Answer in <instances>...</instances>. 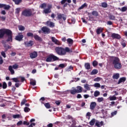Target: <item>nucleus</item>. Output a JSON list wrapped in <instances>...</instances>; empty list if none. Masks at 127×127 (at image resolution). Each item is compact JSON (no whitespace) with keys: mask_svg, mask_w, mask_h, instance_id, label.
I'll list each match as a JSON object with an SVG mask.
<instances>
[{"mask_svg":"<svg viewBox=\"0 0 127 127\" xmlns=\"http://www.w3.org/2000/svg\"><path fill=\"white\" fill-rule=\"evenodd\" d=\"M101 6L104 8H106L108 7V3L106 2H102L101 3Z\"/></svg>","mask_w":127,"mask_h":127,"instance_id":"4c0bfd02","label":"nucleus"},{"mask_svg":"<svg viewBox=\"0 0 127 127\" xmlns=\"http://www.w3.org/2000/svg\"><path fill=\"white\" fill-rule=\"evenodd\" d=\"M3 8H4V9L8 10V9H9V8H10V5L4 4V6H3Z\"/></svg>","mask_w":127,"mask_h":127,"instance_id":"58836bf2","label":"nucleus"},{"mask_svg":"<svg viewBox=\"0 0 127 127\" xmlns=\"http://www.w3.org/2000/svg\"><path fill=\"white\" fill-rule=\"evenodd\" d=\"M64 52H65V55L66 52H67L68 53H72V49H70L69 47H65L64 49Z\"/></svg>","mask_w":127,"mask_h":127,"instance_id":"cd10ccee","label":"nucleus"},{"mask_svg":"<svg viewBox=\"0 0 127 127\" xmlns=\"http://www.w3.org/2000/svg\"><path fill=\"white\" fill-rule=\"evenodd\" d=\"M49 26H50V27H54V26H55V25L54 23L51 21Z\"/></svg>","mask_w":127,"mask_h":127,"instance_id":"680f3d73","label":"nucleus"},{"mask_svg":"<svg viewBox=\"0 0 127 127\" xmlns=\"http://www.w3.org/2000/svg\"><path fill=\"white\" fill-rule=\"evenodd\" d=\"M55 50L56 51V53L59 55L60 56H65V49L62 47H57L55 48Z\"/></svg>","mask_w":127,"mask_h":127,"instance_id":"7ed1b4c3","label":"nucleus"},{"mask_svg":"<svg viewBox=\"0 0 127 127\" xmlns=\"http://www.w3.org/2000/svg\"><path fill=\"white\" fill-rule=\"evenodd\" d=\"M13 119H18L20 117V115L18 114L13 115Z\"/></svg>","mask_w":127,"mask_h":127,"instance_id":"e2e57ef3","label":"nucleus"},{"mask_svg":"<svg viewBox=\"0 0 127 127\" xmlns=\"http://www.w3.org/2000/svg\"><path fill=\"white\" fill-rule=\"evenodd\" d=\"M104 125V122H100L99 121H96L95 124V127H101Z\"/></svg>","mask_w":127,"mask_h":127,"instance_id":"2eb2a0df","label":"nucleus"},{"mask_svg":"<svg viewBox=\"0 0 127 127\" xmlns=\"http://www.w3.org/2000/svg\"><path fill=\"white\" fill-rule=\"evenodd\" d=\"M40 7H41V8H45V7H46V3H43L41 4L40 5Z\"/></svg>","mask_w":127,"mask_h":127,"instance_id":"bf43d9fd","label":"nucleus"},{"mask_svg":"<svg viewBox=\"0 0 127 127\" xmlns=\"http://www.w3.org/2000/svg\"><path fill=\"white\" fill-rule=\"evenodd\" d=\"M27 101L25 99H23L22 101L21 102V106H23V105L25 104V103H26Z\"/></svg>","mask_w":127,"mask_h":127,"instance_id":"6e6d98bb","label":"nucleus"},{"mask_svg":"<svg viewBox=\"0 0 127 127\" xmlns=\"http://www.w3.org/2000/svg\"><path fill=\"white\" fill-rule=\"evenodd\" d=\"M23 37H24L23 35L19 33L18 34V35L15 36V40H17V41H22V39H23Z\"/></svg>","mask_w":127,"mask_h":127,"instance_id":"9d476101","label":"nucleus"},{"mask_svg":"<svg viewBox=\"0 0 127 127\" xmlns=\"http://www.w3.org/2000/svg\"><path fill=\"white\" fill-rule=\"evenodd\" d=\"M19 12H20V8L18 7L16 8L15 13L16 14H19Z\"/></svg>","mask_w":127,"mask_h":127,"instance_id":"49530a36","label":"nucleus"},{"mask_svg":"<svg viewBox=\"0 0 127 127\" xmlns=\"http://www.w3.org/2000/svg\"><path fill=\"white\" fill-rule=\"evenodd\" d=\"M2 87L3 89H6V88H7V84H6V82H3Z\"/></svg>","mask_w":127,"mask_h":127,"instance_id":"8fccbe9b","label":"nucleus"},{"mask_svg":"<svg viewBox=\"0 0 127 127\" xmlns=\"http://www.w3.org/2000/svg\"><path fill=\"white\" fill-rule=\"evenodd\" d=\"M84 88L86 89L87 91H90L91 90V87H90V85L88 84V83H86L85 84L83 85Z\"/></svg>","mask_w":127,"mask_h":127,"instance_id":"c85d7f7f","label":"nucleus"},{"mask_svg":"<svg viewBox=\"0 0 127 127\" xmlns=\"http://www.w3.org/2000/svg\"><path fill=\"white\" fill-rule=\"evenodd\" d=\"M52 42H54L55 44H57V45H61V43H60V41H59L54 37H52Z\"/></svg>","mask_w":127,"mask_h":127,"instance_id":"4468645a","label":"nucleus"},{"mask_svg":"<svg viewBox=\"0 0 127 127\" xmlns=\"http://www.w3.org/2000/svg\"><path fill=\"white\" fill-rule=\"evenodd\" d=\"M27 36H28V37H34V35H33V33L28 32L27 33Z\"/></svg>","mask_w":127,"mask_h":127,"instance_id":"37998d69","label":"nucleus"},{"mask_svg":"<svg viewBox=\"0 0 127 127\" xmlns=\"http://www.w3.org/2000/svg\"><path fill=\"white\" fill-rule=\"evenodd\" d=\"M70 93L71 95H75V94H77V90L76 89H71L70 91Z\"/></svg>","mask_w":127,"mask_h":127,"instance_id":"c9c22d12","label":"nucleus"},{"mask_svg":"<svg viewBox=\"0 0 127 127\" xmlns=\"http://www.w3.org/2000/svg\"><path fill=\"white\" fill-rule=\"evenodd\" d=\"M103 29L101 27H100V28H98L96 30L97 34H98V35L101 34V33H102V32H103Z\"/></svg>","mask_w":127,"mask_h":127,"instance_id":"c756f323","label":"nucleus"},{"mask_svg":"<svg viewBox=\"0 0 127 127\" xmlns=\"http://www.w3.org/2000/svg\"><path fill=\"white\" fill-rule=\"evenodd\" d=\"M94 86L95 88H100L101 87V84L99 83H95L94 85Z\"/></svg>","mask_w":127,"mask_h":127,"instance_id":"3c124183","label":"nucleus"},{"mask_svg":"<svg viewBox=\"0 0 127 127\" xmlns=\"http://www.w3.org/2000/svg\"><path fill=\"white\" fill-rule=\"evenodd\" d=\"M44 104L47 109H50L51 108V106L49 103H44Z\"/></svg>","mask_w":127,"mask_h":127,"instance_id":"79ce46f5","label":"nucleus"},{"mask_svg":"<svg viewBox=\"0 0 127 127\" xmlns=\"http://www.w3.org/2000/svg\"><path fill=\"white\" fill-rule=\"evenodd\" d=\"M3 47L5 48V52H6L8 49H11V46H10L8 45L4 44L3 45Z\"/></svg>","mask_w":127,"mask_h":127,"instance_id":"b1692460","label":"nucleus"},{"mask_svg":"<svg viewBox=\"0 0 127 127\" xmlns=\"http://www.w3.org/2000/svg\"><path fill=\"white\" fill-rule=\"evenodd\" d=\"M38 54H37V52L34 51L32 53H30L29 56L31 59H34V58H36Z\"/></svg>","mask_w":127,"mask_h":127,"instance_id":"f8f14e48","label":"nucleus"},{"mask_svg":"<svg viewBox=\"0 0 127 127\" xmlns=\"http://www.w3.org/2000/svg\"><path fill=\"white\" fill-rule=\"evenodd\" d=\"M1 55H2L4 58H5V57H6V56L5 55V53L3 51H2L1 52Z\"/></svg>","mask_w":127,"mask_h":127,"instance_id":"69168bd1","label":"nucleus"},{"mask_svg":"<svg viewBox=\"0 0 127 127\" xmlns=\"http://www.w3.org/2000/svg\"><path fill=\"white\" fill-rule=\"evenodd\" d=\"M18 28L20 31H23L25 29V27L22 25H19Z\"/></svg>","mask_w":127,"mask_h":127,"instance_id":"72a5a7b5","label":"nucleus"},{"mask_svg":"<svg viewBox=\"0 0 127 127\" xmlns=\"http://www.w3.org/2000/svg\"><path fill=\"white\" fill-rule=\"evenodd\" d=\"M66 1H67V2H68V3H71V2H72V1L71 0H62L61 1V4H64V8H65V7H67V6L68 5L67 3H65L66 2Z\"/></svg>","mask_w":127,"mask_h":127,"instance_id":"1a4fd4ad","label":"nucleus"},{"mask_svg":"<svg viewBox=\"0 0 127 127\" xmlns=\"http://www.w3.org/2000/svg\"><path fill=\"white\" fill-rule=\"evenodd\" d=\"M21 14L26 17H30V16H32V10L29 8L25 9L22 11Z\"/></svg>","mask_w":127,"mask_h":127,"instance_id":"39448f33","label":"nucleus"},{"mask_svg":"<svg viewBox=\"0 0 127 127\" xmlns=\"http://www.w3.org/2000/svg\"><path fill=\"white\" fill-rule=\"evenodd\" d=\"M33 37L37 41H42V39L37 34L34 35Z\"/></svg>","mask_w":127,"mask_h":127,"instance_id":"412c9836","label":"nucleus"},{"mask_svg":"<svg viewBox=\"0 0 127 127\" xmlns=\"http://www.w3.org/2000/svg\"><path fill=\"white\" fill-rule=\"evenodd\" d=\"M66 41L68 44V46L70 47V46H72V45H73V44L74 43V41L73 40V39H71V38H68L66 40Z\"/></svg>","mask_w":127,"mask_h":127,"instance_id":"a211bd4d","label":"nucleus"},{"mask_svg":"<svg viewBox=\"0 0 127 127\" xmlns=\"http://www.w3.org/2000/svg\"><path fill=\"white\" fill-rule=\"evenodd\" d=\"M84 67L87 70H90V69H91V65L89 63H85L84 64Z\"/></svg>","mask_w":127,"mask_h":127,"instance_id":"a878e982","label":"nucleus"},{"mask_svg":"<svg viewBox=\"0 0 127 127\" xmlns=\"http://www.w3.org/2000/svg\"><path fill=\"white\" fill-rule=\"evenodd\" d=\"M101 79V78L100 77H98L95 78V79H94V81L95 82H100Z\"/></svg>","mask_w":127,"mask_h":127,"instance_id":"13d9d810","label":"nucleus"},{"mask_svg":"<svg viewBox=\"0 0 127 127\" xmlns=\"http://www.w3.org/2000/svg\"><path fill=\"white\" fill-rule=\"evenodd\" d=\"M98 96H100V91H95L94 92V97H98Z\"/></svg>","mask_w":127,"mask_h":127,"instance_id":"09e8293b","label":"nucleus"},{"mask_svg":"<svg viewBox=\"0 0 127 127\" xmlns=\"http://www.w3.org/2000/svg\"><path fill=\"white\" fill-rule=\"evenodd\" d=\"M98 63L97 61H94L92 63V65L93 67H96V66H98Z\"/></svg>","mask_w":127,"mask_h":127,"instance_id":"a18cd8bd","label":"nucleus"},{"mask_svg":"<svg viewBox=\"0 0 127 127\" xmlns=\"http://www.w3.org/2000/svg\"><path fill=\"white\" fill-rule=\"evenodd\" d=\"M96 106H97V103L95 102H91L90 105V109L94 111L95 110V108H96Z\"/></svg>","mask_w":127,"mask_h":127,"instance_id":"dca6fc26","label":"nucleus"},{"mask_svg":"<svg viewBox=\"0 0 127 127\" xmlns=\"http://www.w3.org/2000/svg\"><path fill=\"white\" fill-rule=\"evenodd\" d=\"M42 31L45 33V34H49L50 32H51V30H50V28L46 27V26H44L41 28Z\"/></svg>","mask_w":127,"mask_h":127,"instance_id":"6e6552de","label":"nucleus"},{"mask_svg":"<svg viewBox=\"0 0 127 127\" xmlns=\"http://www.w3.org/2000/svg\"><path fill=\"white\" fill-rule=\"evenodd\" d=\"M119 9H120L121 11H122V12H125V11H127V6H124L122 7V8H119Z\"/></svg>","mask_w":127,"mask_h":127,"instance_id":"f704fd0d","label":"nucleus"},{"mask_svg":"<svg viewBox=\"0 0 127 127\" xmlns=\"http://www.w3.org/2000/svg\"><path fill=\"white\" fill-rule=\"evenodd\" d=\"M103 101H104V98L103 97H99L97 99V101L98 103H101V102H103Z\"/></svg>","mask_w":127,"mask_h":127,"instance_id":"5fc2aeb1","label":"nucleus"},{"mask_svg":"<svg viewBox=\"0 0 127 127\" xmlns=\"http://www.w3.org/2000/svg\"><path fill=\"white\" fill-rule=\"evenodd\" d=\"M80 78L79 77H75L73 78V82H78V81H79Z\"/></svg>","mask_w":127,"mask_h":127,"instance_id":"052dcab7","label":"nucleus"},{"mask_svg":"<svg viewBox=\"0 0 127 127\" xmlns=\"http://www.w3.org/2000/svg\"><path fill=\"white\" fill-rule=\"evenodd\" d=\"M109 99L110 101H116V100H117V97H116L115 95H113V96H110Z\"/></svg>","mask_w":127,"mask_h":127,"instance_id":"a19ab883","label":"nucleus"},{"mask_svg":"<svg viewBox=\"0 0 127 127\" xmlns=\"http://www.w3.org/2000/svg\"><path fill=\"white\" fill-rule=\"evenodd\" d=\"M87 6H88V4H87V3H84L83 4H82L80 7H79L78 8V11H80L81 9H83L84 7H87Z\"/></svg>","mask_w":127,"mask_h":127,"instance_id":"393cba45","label":"nucleus"},{"mask_svg":"<svg viewBox=\"0 0 127 127\" xmlns=\"http://www.w3.org/2000/svg\"><path fill=\"white\" fill-rule=\"evenodd\" d=\"M98 71L97 70V69H94L92 70L91 72L90 73V75H96L98 74Z\"/></svg>","mask_w":127,"mask_h":127,"instance_id":"2f4dec72","label":"nucleus"},{"mask_svg":"<svg viewBox=\"0 0 127 127\" xmlns=\"http://www.w3.org/2000/svg\"><path fill=\"white\" fill-rule=\"evenodd\" d=\"M11 80H12L13 82H15V83H18V82H19V80H18V79H17V78H12Z\"/></svg>","mask_w":127,"mask_h":127,"instance_id":"603ef678","label":"nucleus"},{"mask_svg":"<svg viewBox=\"0 0 127 127\" xmlns=\"http://www.w3.org/2000/svg\"><path fill=\"white\" fill-rule=\"evenodd\" d=\"M23 125H24V126H29V122H27L26 121H24Z\"/></svg>","mask_w":127,"mask_h":127,"instance_id":"774afa93","label":"nucleus"},{"mask_svg":"<svg viewBox=\"0 0 127 127\" xmlns=\"http://www.w3.org/2000/svg\"><path fill=\"white\" fill-rule=\"evenodd\" d=\"M24 111L25 112V113H28V112L30 111V109H29V108L25 107L24 108Z\"/></svg>","mask_w":127,"mask_h":127,"instance_id":"c03bdc74","label":"nucleus"},{"mask_svg":"<svg viewBox=\"0 0 127 127\" xmlns=\"http://www.w3.org/2000/svg\"><path fill=\"white\" fill-rule=\"evenodd\" d=\"M65 66H67V64H61L59 65V68H62V69H63V68H65Z\"/></svg>","mask_w":127,"mask_h":127,"instance_id":"ea45409f","label":"nucleus"},{"mask_svg":"<svg viewBox=\"0 0 127 127\" xmlns=\"http://www.w3.org/2000/svg\"><path fill=\"white\" fill-rule=\"evenodd\" d=\"M74 67L72 65H70L68 68L66 69L67 72H69L71 70H73Z\"/></svg>","mask_w":127,"mask_h":127,"instance_id":"de8ad7c7","label":"nucleus"},{"mask_svg":"<svg viewBox=\"0 0 127 127\" xmlns=\"http://www.w3.org/2000/svg\"><path fill=\"white\" fill-rule=\"evenodd\" d=\"M52 7V6L51 5L49 6L48 8L44 10V12L46 14L50 13V12H51V10H50V8Z\"/></svg>","mask_w":127,"mask_h":127,"instance_id":"aec40b11","label":"nucleus"},{"mask_svg":"<svg viewBox=\"0 0 127 127\" xmlns=\"http://www.w3.org/2000/svg\"><path fill=\"white\" fill-rule=\"evenodd\" d=\"M111 37L113 38V39H121L122 38V37L120 34L113 33L111 34Z\"/></svg>","mask_w":127,"mask_h":127,"instance_id":"9b49d317","label":"nucleus"},{"mask_svg":"<svg viewBox=\"0 0 127 127\" xmlns=\"http://www.w3.org/2000/svg\"><path fill=\"white\" fill-rule=\"evenodd\" d=\"M0 19L1 20V21H4L5 19H6V17L4 16H0Z\"/></svg>","mask_w":127,"mask_h":127,"instance_id":"864d4df0","label":"nucleus"},{"mask_svg":"<svg viewBox=\"0 0 127 127\" xmlns=\"http://www.w3.org/2000/svg\"><path fill=\"white\" fill-rule=\"evenodd\" d=\"M40 102H41V103H42V104H44V103H43L44 101H45V98L44 97H41L40 100H39Z\"/></svg>","mask_w":127,"mask_h":127,"instance_id":"4d7b16f0","label":"nucleus"},{"mask_svg":"<svg viewBox=\"0 0 127 127\" xmlns=\"http://www.w3.org/2000/svg\"><path fill=\"white\" fill-rule=\"evenodd\" d=\"M114 80H118L120 78V73H115L112 76Z\"/></svg>","mask_w":127,"mask_h":127,"instance_id":"5701e85b","label":"nucleus"},{"mask_svg":"<svg viewBox=\"0 0 127 127\" xmlns=\"http://www.w3.org/2000/svg\"><path fill=\"white\" fill-rule=\"evenodd\" d=\"M18 64H15L12 65H9L8 66V70L10 71L11 75L14 74V70L13 69H18Z\"/></svg>","mask_w":127,"mask_h":127,"instance_id":"423d86ee","label":"nucleus"},{"mask_svg":"<svg viewBox=\"0 0 127 127\" xmlns=\"http://www.w3.org/2000/svg\"><path fill=\"white\" fill-rule=\"evenodd\" d=\"M96 119H92L91 121L89 122V125H90V126H94V125H95V124H96Z\"/></svg>","mask_w":127,"mask_h":127,"instance_id":"473e14b6","label":"nucleus"},{"mask_svg":"<svg viewBox=\"0 0 127 127\" xmlns=\"http://www.w3.org/2000/svg\"><path fill=\"white\" fill-rule=\"evenodd\" d=\"M5 34L7 36L6 42H12V31L8 29H0V39L3 38Z\"/></svg>","mask_w":127,"mask_h":127,"instance_id":"f257e3e1","label":"nucleus"},{"mask_svg":"<svg viewBox=\"0 0 127 127\" xmlns=\"http://www.w3.org/2000/svg\"><path fill=\"white\" fill-rule=\"evenodd\" d=\"M109 18L110 20H116V16H115L112 14H109Z\"/></svg>","mask_w":127,"mask_h":127,"instance_id":"bb28decb","label":"nucleus"},{"mask_svg":"<svg viewBox=\"0 0 127 127\" xmlns=\"http://www.w3.org/2000/svg\"><path fill=\"white\" fill-rule=\"evenodd\" d=\"M66 120H71V121H72V123H73V124H75V123H76V121L75 120L74 118H73V117H72V116L67 115L66 117Z\"/></svg>","mask_w":127,"mask_h":127,"instance_id":"6ab92c4d","label":"nucleus"},{"mask_svg":"<svg viewBox=\"0 0 127 127\" xmlns=\"http://www.w3.org/2000/svg\"><path fill=\"white\" fill-rule=\"evenodd\" d=\"M107 24V25H113V22L112 21H108Z\"/></svg>","mask_w":127,"mask_h":127,"instance_id":"338daca9","label":"nucleus"},{"mask_svg":"<svg viewBox=\"0 0 127 127\" xmlns=\"http://www.w3.org/2000/svg\"><path fill=\"white\" fill-rule=\"evenodd\" d=\"M112 64L117 70L122 69V63H121V60L118 57H112Z\"/></svg>","mask_w":127,"mask_h":127,"instance_id":"f03ea898","label":"nucleus"},{"mask_svg":"<svg viewBox=\"0 0 127 127\" xmlns=\"http://www.w3.org/2000/svg\"><path fill=\"white\" fill-rule=\"evenodd\" d=\"M82 91H83V88L81 86H77L76 87L77 93H82Z\"/></svg>","mask_w":127,"mask_h":127,"instance_id":"4be33fe9","label":"nucleus"},{"mask_svg":"<svg viewBox=\"0 0 127 127\" xmlns=\"http://www.w3.org/2000/svg\"><path fill=\"white\" fill-rule=\"evenodd\" d=\"M12 1L15 3V4L18 5V4L22 2V0H12Z\"/></svg>","mask_w":127,"mask_h":127,"instance_id":"7c9ffc66","label":"nucleus"},{"mask_svg":"<svg viewBox=\"0 0 127 127\" xmlns=\"http://www.w3.org/2000/svg\"><path fill=\"white\" fill-rule=\"evenodd\" d=\"M60 60L57 56L51 54L49 55L46 58V62H54V61H59Z\"/></svg>","mask_w":127,"mask_h":127,"instance_id":"20e7f679","label":"nucleus"},{"mask_svg":"<svg viewBox=\"0 0 127 127\" xmlns=\"http://www.w3.org/2000/svg\"><path fill=\"white\" fill-rule=\"evenodd\" d=\"M91 116H92L91 115V112H87L86 115V117H88V120H90V117H91Z\"/></svg>","mask_w":127,"mask_h":127,"instance_id":"0e129e2a","label":"nucleus"},{"mask_svg":"<svg viewBox=\"0 0 127 127\" xmlns=\"http://www.w3.org/2000/svg\"><path fill=\"white\" fill-rule=\"evenodd\" d=\"M24 44L25 46L27 47H31L34 43H33V41L30 40L29 41H26L24 42Z\"/></svg>","mask_w":127,"mask_h":127,"instance_id":"ddd939ff","label":"nucleus"},{"mask_svg":"<svg viewBox=\"0 0 127 127\" xmlns=\"http://www.w3.org/2000/svg\"><path fill=\"white\" fill-rule=\"evenodd\" d=\"M126 81H127V78L126 77H121L119 79L117 84L118 85H120V84H121V83H125V82H126Z\"/></svg>","mask_w":127,"mask_h":127,"instance_id":"f3484780","label":"nucleus"},{"mask_svg":"<svg viewBox=\"0 0 127 127\" xmlns=\"http://www.w3.org/2000/svg\"><path fill=\"white\" fill-rule=\"evenodd\" d=\"M92 14L94 16L97 17L99 15V13L98 12V11L94 10L92 12Z\"/></svg>","mask_w":127,"mask_h":127,"instance_id":"e433bc0d","label":"nucleus"},{"mask_svg":"<svg viewBox=\"0 0 127 127\" xmlns=\"http://www.w3.org/2000/svg\"><path fill=\"white\" fill-rule=\"evenodd\" d=\"M57 18L59 20H64V21H66L67 19V16L64 14L62 13H58L57 14Z\"/></svg>","mask_w":127,"mask_h":127,"instance_id":"0eeeda50","label":"nucleus"}]
</instances>
